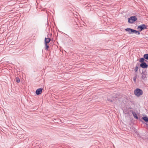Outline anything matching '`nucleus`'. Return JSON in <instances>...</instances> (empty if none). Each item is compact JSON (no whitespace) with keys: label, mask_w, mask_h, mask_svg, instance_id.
I'll return each mask as SVG.
<instances>
[{"label":"nucleus","mask_w":148,"mask_h":148,"mask_svg":"<svg viewBox=\"0 0 148 148\" xmlns=\"http://www.w3.org/2000/svg\"><path fill=\"white\" fill-rule=\"evenodd\" d=\"M134 94L137 97L140 96L143 94V91L140 89L136 88L134 91Z\"/></svg>","instance_id":"f257e3e1"},{"label":"nucleus","mask_w":148,"mask_h":148,"mask_svg":"<svg viewBox=\"0 0 148 148\" xmlns=\"http://www.w3.org/2000/svg\"><path fill=\"white\" fill-rule=\"evenodd\" d=\"M137 18L136 16H131L128 18V22L131 23H132L137 20Z\"/></svg>","instance_id":"f03ea898"},{"label":"nucleus","mask_w":148,"mask_h":148,"mask_svg":"<svg viewBox=\"0 0 148 148\" xmlns=\"http://www.w3.org/2000/svg\"><path fill=\"white\" fill-rule=\"evenodd\" d=\"M137 28L138 29H140V31H141L142 30L146 29L147 28L145 24H142L138 26Z\"/></svg>","instance_id":"7ed1b4c3"},{"label":"nucleus","mask_w":148,"mask_h":148,"mask_svg":"<svg viewBox=\"0 0 148 148\" xmlns=\"http://www.w3.org/2000/svg\"><path fill=\"white\" fill-rule=\"evenodd\" d=\"M147 73L145 72H143L141 73V78L143 80H145V78H147Z\"/></svg>","instance_id":"20e7f679"},{"label":"nucleus","mask_w":148,"mask_h":148,"mask_svg":"<svg viewBox=\"0 0 148 148\" xmlns=\"http://www.w3.org/2000/svg\"><path fill=\"white\" fill-rule=\"evenodd\" d=\"M140 66L143 68H147L148 66L147 64L145 62L144 63H141L140 64Z\"/></svg>","instance_id":"39448f33"},{"label":"nucleus","mask_w":148,"mask_h":148,"mask_svg":"<svg viewBox=\"0 0 148 148\" xmlns=\"http://www.w3.org/2000/svg\"><path fill=\"white\" fill-rule=\"evenodd\" d=\"M42 88H38L36 90V94L37 95H39L40 94L42 91Z\"/></svg>","instance_id":"423d86ee"},{"label":"nucleus","mask_w":148,"mask_h":148,"mask_svg":"<svg viewBox=\"0 0 148 148\" xmlns=\"http://www.w3.org/2000/svg\"><path fill=\"white\" fill-rule=\"evenodd\" d=\"M51 39L49 38H45V44H47V43H49Z\"/></svg>","instance_id":"0eeeda50"},{"label":"nucleus","mask_w":148,"mask_h":148,"mask_svg":"<svg viewBox=\"0 0 148 148\" xmlns=\"http://www.w3.org/2000/svg\"><path fill=\"white\" fill-rule=\"evenodd\" d=\"M132 113L134 117L136 119H138V117L137 115L136 114V112H134L133 111H132Z\"/></svg>","instance_id":"6e6552de"},{"label":"nucleus","mask_w":148,"mask_h":148,"mask_svg":"<svg viewBox=\"0 0 148 148\" xmlns=\"http://www.w3.org/2000/svg\"><path fill=\"white\" fill-rule=\"evenodd\" d=\"M131 29L129 28H127L125 29V30L127 32H128V33L130 34H131Z\"/></svg>","instance_id":"1a4fd4ad"},{"label":"nucleus","mask_w":148,"mask_h":148,"mask_svg":"<svg viewBox=\"0 0 148 148\" xmlns=\"http://www.w3.org/2000/svg\"><path fill=\"white\" fill-rule=\"evenodd\" d=\"M142 119L144 120L145 122L148 121V118L147 117H144L142 118Z\"/></svg>","instance_id":"9d476101"},{"label":"nucleus","mask_w":148,"mask_h":148,"mask_svg":"<svg viewBox=\"0 0 148 148\" xmlns=\"http://www.w3.org/2000/svg\"><path fill=\"white\" fill-rule=\"evenodd\" d=\"M144 60L145 59L143 58H141L139 60V62L141 63H144V62H144Z\"/></svg>","instance_id":"9b49d317"},{"label":"nucleus","mask_w":148,"mask_h":148,"mask_svg":"<svg viewBox=\"0 0 148 148\" xmlns=\"http://www.w3.org/2000/svg\"><path fill=\"white\" fill-rule=\"evenodd\" d=\"M144 57L145 59L148 60V54H145Z\"/></svg>","instance_id":"f8f14e48"},{"label":"nucleus","mask_w":148,"mask_h":148,"mask_svg":"<svg viewBox=\"0 0 148 148\" xmlns=\"http://www.w3.org/2000/svg\"><path fill=\"white\" fill-rule=\"evenodd\" d=\"M136 30L134 29H131V34H133V33H134L136 34Z\"/></svg>","instance_id":"ddd939ff"},{"label":"nucleus","mask_w":148,"mask_h":148,"mask_svg":"<svg viewBox=\"0 0 148 148\" xmlns=\"http://www.w3.org/2000/svg\"><path fill=\"white\" fill-rule=\"evenodd\" d=\"M20 79L18 77H16V81L17 83H19L20 82Z\"/></svg>","instance_id":"4468645a"},{"label":"nucleus","mask_w":148,"mask_h":148,"mask_svg":"<svg viewBox=\"0 0 148 148\" xmlns=\"http://www.w3.org/2000/svg\"><path fill=\"white\" fill-rule=\"evenodd\" d=\"M45 49L47 50H48V48L49 47V46L47 45V44H45Z\"/></svg>","instance_id":"2eb2a0df"},{"label":"nucleus","mask_w":148,"mask_h":148,"mask_svg":"<svg viewBox=\"0 0 148 148\" xmlns=\"http://www.w3.org/2000/svg\"><path fill=\"white\" fill-rule=\"evenodd\" d=\"M138 70V67L137 66H136L135 68L134 69V71L135 72H136Z\"/></svg>","instance_id":"dca6fc26"},{"label":"nucleus","mask_w":148,"mask_h":148,"mask_svg":"<svg viewBox=\"0 0 148 148\" xmlns=\"http://www.w3.org/2000/svg\"><path fill=\"white\" fill-rule=\"evenodd\" d=\"M136 34H138V35H140V33L139 31L136 30Z\"/></svg>","instance_id":"f3484780"},{"label":"nucleus","mask_w":148,"mask_h":148,"mask_svg":"<svg viewBox=\"0 0 148 148\" xmlns=\"http://www.w3.org/2000/svg\"><path fill=\"white\" fill-rule=\"evenodd\" d=\"M136 76L135 77L133 78V80L134 81V82H136Z\"/></svg>","instance_id":"a211bd4d"},{"label":"nucleus","mask_w":148,"mask_h":148,"mask_svg":"<svg viewBox=\"0 0 148 148\" xmlns=\"http://www.w3.org/2000/svg\"><path fill=\"white\" fill-rule=\"evenodd\" d=\"M108 101L110 102H112L113 101L111 100V99H108Z\"/></svg>","instance_id":"6ab92c4d"}]
</instances>
